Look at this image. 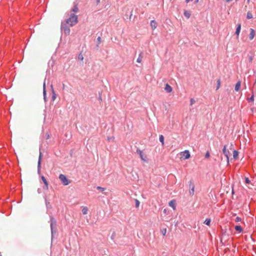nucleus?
I'll list each match as a JSON object with an SVG mask.
<instances>
[{
	"instance_id": "nucleus-1",
	"label": "nucleus",
	"mask_w": 256,
	"mask_h": 256,
	"mask_svg": "<svg viewBox=\"0 0 256 256\" xmlns=\"http://www.w3.org/2000/svg\"><path fill=\"white\" fill-rule=\"evenodd\" d=\"M70 26L76 25L78 22V16L74 14H70V17L65 21Z\"/></svg>"
},
{
	"instance_id": "nucleus-2",
	"label": "nucleus",
	"mask_w": 256,
	"mask_h": 256,
	"mask_svg": "<svg viewBox=\"0 0 256 256\" xmlns=\"http://www.w3.org/2000/svg\"><path fill=\"white\" fill-rule=\"evenodd\" d=\"M50 226L52 240L54 234H56V221L52 216H50Z\"/></svg>"
},
{
	"instance_id": "nucleus-3",
	"label": "nucleus",
	"mask_w": 256,
	"mask_h": 256,
	"mask_svg": "<svg viewBox=\"0 0 256 256\" xmlns=\"http://www.w3.org/2000/svg\"><path fill=\"white\" fill-rule=\"evenodd\" d=\"M70 26L66 22H62L60 29L65 34L68 35L70 34Z\"/></svg>"
},
{
	"instance_id": "nucleus-4",
	"label": "nucleus",
	"mask_w": 256,
	"mask_h": 256,
	"mask_svg": "<svg viewBox=\"0 0 256 256\" xmlns=\"http://www.w3.org/2000/svg\"><path fill=\"white\" fill-rule=\"evenodd\" d=\"M59 179L64 186H67L70 183V181L68 180L66 176L63 174H60L59 175Z\"/></svg>"
},
{
	"instance_id": "nucleus-5",
	"label": "nucleus",
	"mask_w": 256,
	"mask_h": 256,
	"mask_svg": "<svg viewBox=\"0 0 256 256\" xmlns=\"http://www.w3.org/2000/svg\"><path fill=\"white\" fill-rule=\"evenodd\" d=\"M180 156L182 158H183L184 160L188 159L190 156V153L188 150H185L184 151L181 152Z\"/></svg>"
},
{
	"instance_id": "nucleus-6",
	"label": "nucleus",
	"mask_w": 256,
	"mask_h": 256,
	"mask_svg": "<svg viewBox=\"0 0 256 256\" xmlns=\"http://www.w3.org/2000/svg\"><path fill=\"white\" fill-rule=\"evenodd\" d=\"M222 152H223V154H224V155L225 156L226 158L228 163V162H229L228 156L230 154V152L228 150H226V146L225 145L224 146V148L222 149Z\"/></svg>"
},
{
	"instance_id": "nucleus-7",
	"label": "nucleus",
	"mask_w": 256,
	"mask_h": 256,
	"mask_svg": "<svg viewBox=\"0 0 256 256\" xmlns=\"http://www.w3.org/2000/svg\"><path fill=\"white\" fill-rule=\"evenodd\" d=\"M136 152L139 154L142 160L146 162V156L143 154V152L140 149H137Z\"/></svg>"
},
{
	"instance_id": "nucleus-8",
	"label": "nucleus",
	"mask_w": 256,
	"mask_h": 256,
	"mask_svg": "<svg viewBox=\"0 0 256 256\" xmlns=\"http://www.w3.org/2000/svg\"><path fill=\"white\" fill-rule=\"evenodd\" d=\"M42 158V152H40L39 158H38V174L40 173Z\"/></svg>"
},
{
	"instance_id": "nucleus-9",
	"label": "nucleus",
	"mask_w": 256,
	"mask_h": 256,
	"mask_svg": "<svg viewBox=\"0 0 256 256\" xmlns=\"http://www.w3.org/2000/svg\"><path fill=\"white\" fill-rule=\"evenodd\" d=\"M43 95H44V99L46 102V80H44L43 84Z\"/></svg>"
},
{
	"instance_id": "nucleus-10",
	"label": "nucleus",
	"mask_w": 256,
	"mask_h": 256,
	"mask_svg": "<svg viewBox=\"0 0 256 256\" xmlns=\"http://www.w3.org/2000/svg\"><path fill=\"white\" fill-rule=\"evenodd\" d=\"M250 34L249 35V38L250 40H252L255 36V31L253 28L250 29Z\"/></svg>"
},
{
	"instance_id": "nucleus-11",
	"label": "nucleus",
	"mask_w": 256,
	"mask_h": 256,
	"mask_svg": "<svg viewBox=\"0 0 256 256\" xmlns=\"http://www.w3.org/2000/svg\"><path fill=\"white\" fill-rule=\"evenodd\" d=\"M164 90L167 92H170L172 91V88L170 85H169L168 84H166Z\"/></svg>"
},
{
	"instance_id": "nucleus-12",
	"label": "nucleus",
	"mask_w": 256,
	"mask_h": 256,
	"mask_svg": "<svg viewBox=\"0 0 256 256\" xmlns=\"http://www.w3.org/2000/svg\"><path fill=\"white\" fill-rule=\"evenodd\" d=\"M150 26L152 30H154L157 26V22L154 20H151Z\"/></svg>"
},
{
	"instance_id": "nucleus-13",
	"label": "nucleus",
	"mask_w": 256,
	"mask_h": 256,
	"mask_svg": "<svg viewBox=\"0 0 256 256\" xmlns=\"http://www.w3.org/2000/svg\"><path fill=\"white\" fill-rule=\"evenodd\" d=\"M169 206L172 208L173 210H175L176 207V201L174 200H172L170 201L169 202Z\"/></svg>"
},
{
	"instance_id": "nucleus-14",
	"label": "nucleus",
	"mask_w": 256,
	"mask_h": 256,
	"mask_svg": "<svg viewBox=\"0 0 256 256\" xmlns=\"http://www.w3.org/2000/svg\"><path fill=\"white\" fill-rule=\"evenodd\" d=\"M240 29H241V24H238L237 25V27H236V34H237L238 36L240 34Z\"/></svg>"
},
{
	"instance_id": "nucleus-15",
	"label": "nucleus",
	"mask_w": 256,
	"mask_h": 256,
	"mask_svg": "<svg viewBox=\"0 0 256 256\" xmlns=\"http://www.w3.org/2000/svg\"><path fill=\"white\" fill-rule=\"evenodd\" d=\"M240 84H241L240 82L238 81L235 86L234 90L238 92L240 90Z\"/></svg>"
},
{
	"instance_id": "nucleus-16",
	"label": "nucleus",
	"mask_w": 256,
	"mask_h": 256,
	"mask_svg": "<svg viewBox=\"0 0 256 256\" xmlns=\"http://www.w3.org/2000/svg\"><path fill=\"white\" fill-rule=\"evenodd\" d=\"M235 230L239 232H241L242 231V228L240 226H235Z\"/></svg>"
},
{
	"instance_id": "nucleus-17",
	"label": "nucleus",
	"mask_w": 256,
	"mask_h": 256,
	"mask_svg": "<svg viewBox=\"0 0 256 256\" xmlns=\"http://www.w3.org/2000/svg\"><path fill=\"white\" fill-rule=\"evenodd\" d=\"M78 8L76 4L74 5L73 8L72 9V11L74 12H78Z\"/></svg>"
},
{
	"instance_id": "nucleus-18",
	"label": "nucleus",
	"mask_w": 256,
	"mask_h": 256,
	"mask_svg": "<svg viewBox=\"0 0 256 256\" xmlns=\"http://www.w3.org/2000/svg\"><path fill=\"white\" fill-rule=\"evenodd\" d=\"M45 198V202H46V208H51V206L50 204V202H48V200H47L46 198Z\"/></svg>"
},
{
	"instance_id": "nucleus-19",
	"label": "nucleus",
	"mask_w": 256,
	"mask_h": 256,
	"mask_svg": "<svg viewBox=\"0 0 256 256\" xmlns=\"http://www.w3.org/2000/svg\"><path fill=\"white\" fill-rule=\"evenodd\" d=\"M82 211L83 214H88V209L86 206H84Z\"/></svg>"
},
{
	"instance_id": "nucleus-20",
	"label": "nucleus",
	"mask_w": 256,
	"mask_h": 256,
	"mask_svg": "<svg viewBox=\"0 0 256 256\" xmlns=\"http://www.w3.org/2000/svg\"><path fill=\"white\" fill-rule=\"evenodd\" d=\"M189 187H190V189H191V188H195L194 184V183L192 182V180H190V182H189Z\"/></svg>"
},
{
	"instance_id": "nucleus-21",
	"label": "nucleus",
	"mask_w": 256,
	"mask_h": 256,
	"mask_svg": "<svg viewBox=\"0 0 256 256\" xmlns=\"http://www.w3.org/2000/svg\"><path fill=\"white\" fill-rule=\"evenodd\" d=\"M51 88H52V100H54L56 98V94L54 91V90L52 88V85H51Z\"/></svg>"
},
{
	"instance_id": "nucleus-22",
	"label": "nucleus",
	"mask_w": 256,
	"mask_h": 256,
	"mask_svg": "<svg viewBox=\"0 0 256 256\" xmlns=\"http://www.w3.org/2000/svg\"><path fill=\"white\" fill-rule=\"evenodd\" d=\"M252 17H253V16H252V12H248L247 14H246V18L248 19H251L252 18Z\"/></svg>"
},
{
	"instance_id": "nucleus-23",
	"label": "nucleus",
	"mask_w": 256,
	"mask_h": 256,
	"mask_svg": "<svg viewBox=\"0 0 256 256\" xmlns=\"http://www.w3.org/2000/svg\"><path fill=\"white\" fill-rule=\"evenodd\" d=\"M210 222H211V220L210 218H206L204 222V224H206V225L207 226H210Z\"/></svg>"
},
{
	"instance_id": "nucleus-24",
	"label": "nucleus",
	"mask_w": 256,
	"mask_h": 256,
	"mask_svg": "<svg viewBox=\"0 0 256 256\" xmlns=\"http://www.w3.org/2000/svg\"><path fill=\"white\" fill-rule=\"evenodd\" d=\"M160 141L162 142V144H164V137L162 135L160 136Z\"/></svg>"
},
{
	"instance_id": "nucleus-25",
	"label": "nucleus",
	"mask_w": 256,
	"mask_h": 256,
	"mask_svg": "<svg viewBox=\"0 0 256 256\" xmlns=\"http://www.w3.org/2000/svg\"><path fill=\"white\" fill-rule=\"evenodd\" d=\"M238 156V151H236V150H234V152H233V157H234V158H236Z\"/></svg>"
},
{
	"instance_id": "nucleus-26",
	"label": "nucleus",
	"mask_w": 256,
	"mask_h": 256,
	"mask_svg": "<svg viewBox=\"0 0 256 256\" xmlns=\"http://www.w3.org/2000/svg\"><path fill=\"white\" fill-rule=\"evenodd\" d=\"M220 79H218L217 80V86H216V90L220 88Z\"/></svg>"
},
{
	"instance_id": "nucleus-27",
	"label": "nucleus",
	"mask_w": 256,
	"mask_h": 256,
	"mask_svg": "<svg viewBox=\"0 0 256 256\" xmlns=\"http://www.w3.org/2000/svg\"><path fill=\"white\" fill-rule=\"evenodd\" d=\"M44 189H46V190H48V182L46 181H45L44 182Z\"/></svg>"
},
{
	"instance_id": "nucleus-28",
	"label": "nucleus",
	"mask_w": 256,
	"mask_h": 256,
	"mask_svg": "<svg viewBox=\"0 0 256 256\" xmlns=\"http://www.w3.org/2000/svg\"><path fill=\"white\" fill-rule=\"evenodd\" d=\"M189 193L190 196H193L194 193V188L190 189Z\"/></svg>"
},
{
	"instance_id": "nucleus-29",
	"label": "nucleus",
	"mask_w": 256,
	"mask_h": 256,
	"mask_svg": "<svg viewBox=\"0 0 256 256\" xmlns=\"http://www.w3.org/2000/svg\"><path fill=\"white\" fill-rule=\"evenodd\" d=\"M190 14L189 12H187V11H186L184 12V16L186 17L187 18H189L190 16Z\"/></svg>"
},
{
	"instance_id": "nucleus-30",
	"label": "nucleus",
	"mask_w": 256,
	"mask_h": 256,
	"mask_svg": "<svg viewBox=\"0 0 256 256\" xmlns=\"http://www.w3.org/2000/svg\"><path fill=\"white\" fill-rule=\"evenodd\" d=\"M142 52H141L140 54H139V56L138 58H137L136 60V62L138 63H140L141 62H142V58H140L141 56V55L142 54Z\"/></svg>"
},
{
	"instance_id": "nucleus-31",
	"label": "nucleus",
	"mask_w": 256,
	"mask_h": 256,
	"mask_svg": "<svg viewBox=\"0 0 256 256\" xmlns=\"http://www.w3.org/2000/svg\"><path fill=\"white\" fill-rule=\"evenodd\" d=\"M96 189L98 190H100L101 192H103V191H104L105 190V188H102V187L100 186H98L96 187Z\"/></svg>"
},
{
	"instance_id": "nucleus-32",
	"label": "nucleus",
	"mask_w": 256,
	"mask_h": 256,
	"mask_svg": "<svg viewBox=\"0 0 256 256\" xmlns=\"http://www.w3.org/2000/svg\"><path fill=\"white\" fill-rule=\"evenodd\" d=\"M97 42L98 44L96 45L97 47H98V44L101 42V38L100 36H98L97 38Z\"/></svg>"
},
{
	"instance_id": "nucleus-33",
	"label": "nucleus",
	"mask_w": 256,
	"mask_h": 256,
	"mask_svg": "<svg viewBox=\"0 0 256 256\" xmlns=\"http://www.w3.org/2000/svg\"><path fill=\"white\" fill-rule=\"evenodd\" d=\"M135 202H136V207L138 208L140 206V202L137 199L135 200Z\"/></svg>"
},
{
	"instance_id": "nucleus-34",
	"label": "nucleus",
	"mask_w": 256,
	"mask_h": 256,
	"mask_svg": "<svg viewBox=\"0 0 256 256\" xmlns=\"http://www.w3.org/2000/svg\"><path fill=\"white\" fill-rule=\"evenodd\" d=\"M196 102V100L194 98H191L190 100V104L192 106L194 102Z\"/></svg>"
},
{
	"instance_id": "nucleus-35",
	"label": "nucleus",
	"mask_w": 256,
	"mask_h": 256,
	"mask_svg": "<svg viewBox=\"0 0 256 256\" xmlns=\"http://www.w3.org/2000/svg\"><path fill=\"white\" fill-rule=\"evenodd\" d=\"M166 232V228H163L162 230V233L163 236H165Z\"/></svg>"
},
{
	"instance_id": "nucleus-36",
	"label": "nucleus",
	"mask_w": 256,
	"mask_h": 256,
	"mask_svg": "<svg viewBox=\"0 0 256 256\" xmlns=\"http://www.w3.org/2000/svg\"><path fill=\"white\" fill-rule=\"evenodd\" d=\"M241 221V218L240 217L237 216L235 219L236 222H239Z\"/></svg>"
},
{
	"instance_id": "nucleus-37",
	"label": "nucleus",
	"mask_w": 256,
	"mask_h": 256,
	"mask_svg": "<svg viewBox=\"0 0 256 256\" xmlns=\"http://www.w3.org/2000/svg\"><path fill=\"white\" fill-rule=\"evenodd\" d=\"M245 182H246V184H250V180L248 179V178H245Z\"/></svg>"
},
{
	"instance_id": "nucleus-38",
	"label": "nucleus",
	"mask_w": 256,
	"mask_h": 256,
	"mask_svg": "<svg viewBox=\"0 0 256 256\" xmlns=\"http://www.w3.org/2000/svg\"><path fill=\"white\" fill-rule=\"evenodd\" d=\"M78 58L79 60H83V59H84V57H83V56H82V54H80L78 55Z\"/></svg>"
},
{
	"instance_id": "nucleus-39",
	"label": "nucleus",
	"mask_w": 256,
	"mask_h": 256,
	"mask_svg": "<svg viewBox=\"0 0 256 256\" xmlns=\"http://www.w3.org/2000/svg\"><path fill=\"white\" fill-rule=\"evenodd\" d=\"M254 96L252 95L250 98H249V101H254Z\"/></svg>"
},
{
	"instance_id": "nucleus-40",
	"label": "nucleus",
	"mask_w": 256,
	"mask_h": 256,
	"mask_svg": "<svg viewBox=\"0 0 256 256\" xmlns=\"http://www.w3.org/2000/svg\"><path fill=\"white\" fill-rule=\"evenodd\" d=\"M210 155L209 152H207L205 155L206 158H208L210 157Z\"/></svg>"
},
{
	"instance_id": "nucleus-41",
	"label": "nucleus",
	"mask_w": 256,
	"mask_h": 256,
	"mask_svg": "<svg viewBox=\"0 0 256 256\" xmlns=\"http://www.w3.org/2000/svg\"><path fill=\"white\" fill-rule=\"evenodd\" d=\"M41 178H42V182H44L45 181H46V178H45V177L44 176H41Z\"/></svg>"
},
{
	"instance_id": "nucleus-42",
	"label": "nucleus",
	"mask_w": 256,
	"mask_h": 256,
	"mask_svg": "<svg viewBox=\"0 0 256 256\" xmlns=\"http://www.w3.org/2000/svg\"><path fill=\"white\" fill-rule=\"evenodd\" d=\"M248 59H249V62H251L252 60V56H249Z\"/></svg>"
},
{
	"instance_id": "nucleus-43",
	"label": "nucleus",
	"mask_w": 256,
	"mask_h": 256,
	"mask_svg": "<svg viewBox=\"0 0 256 256\" xmlns=\"http://www.w3.org/2000/svg\"><path fill=\"white\" fill-rule=\"evenodd\" d=\"M99 100L100 101H102V96L100 94H99Z\"/></svg>"
},
{
	"instance_id": "nucleus-44",
	"label": "nucleus",
	"mask_w": 256,
	"mask_h": 256,
	"mask_svg": "<svg viewBox=\"0 0 256 256\" xmlns=\"http://www.w3.org/2000/svg\"><path fill=\"white\" fill-rule=\"evenodd\" d=\"M114 236V233H113L112 234L111 236V238L113 239Z\"/></svg>"
},
{
	"instance_id": "nucleus-45",
	"label": "nucleus",
	"mask_w": 256,
	"mask_h": 256,
	"mask_svg": "<svg viewBox=\"0 0 256 256\" xmlns=\"http://www.w3.org/2000/svg\"><path fill=\"white\" fill-rule=\"evenodd\" d=\"M192 0H185L186 2V3H188V2H189L190 1H192Z\"/></svg>"
},
{
	"instance_id": "nucleus-46",
	"label": "nucleus",
	"mask_w": 256,
	"mask_h": 256,
	"mask_svg": "<svg viewBox=\"0 0 256 256\" xmlns=\"http://www.w3.org/2000/svg\"><path fill=\"white\" fill-rule=\"evenodd\" d=\"M97 4H98L100 2V0H96Z\"/></svg>"
},
{
	"instance_id": "nucleus-47",
	"label": "nucleus",
	"mask_w": 256,
	"mask_h": 256,
	"mask_svg": "<svg viewBox=\"0 0 256 256\" xmlns=\"http://www.w3.org/2000/svg\"><path fill=\"white\" fill-rule=\"evenodd\" d=\"M198 2V0H196L195 1V3H197Z\"/></svg>"
},
{
	"instance_id": "nucleus-48",
	"label": "nucleus",
	"mask_w": 256,
	"mask_h": 256,
	"mask_svg": "<svg viewBox=\"0 0 256 256\" xmlns=\"http://www.w3.org/2000/svg\"><path fill=\"white\" fill-rule=\"evenodd\" d=\"M132 16V14H130V19L131 18V16Z\"/></svg>"
},
{
	"instance_id": "nucleus-49",
	"label": "nucleus",
	"mask_w": 256,
	"mask_h": 256,
	"mask_svg": "<svg viewBox=\"0 0 256 256\" xmlns=\"http://www.w3.org/2000/svg\"><path fill=\"white\" fill-rule=\"evenodd\" d=\"M49 138V135H48L47 136V138Z\"/></svg>"
},
{
	"instance_id": "nucleus-50",
	"label": "nucleus",
	"mask_w": 256,
	"mask_h": 256,
	"mask_svg": "<svg viewBox=\"0 0 256 256\" xmlns=\"http://www.w3.org/2000/svg\"><path fill=\"white\" fill-rule=\"evenodd\" d=\"M164 212H166V210L164 209Z\"/></svg>"
},
{
	"instance_id": "nucleus-51",
	"label": "nucleus",
	"mask_w": 256,
	"mask_h": 256,
	"mask_svg": "<svg viewBox=\"0 0 256 256\" xmlns=\"http://www.w3.org/2000/svg\"><path fill=\"white\" fill-rule=\"evenodd\" d=\"M0 256H2L1 254H0Z\"/></svg>"
},
{
	"instance_id": "nucleus-52",
	"label": "nucleus",
	"mask_w": 256,
	"mask_h": 256,
	"mask_svg": "<svg viewBox=\"0 0 256 256\" xmlns=\"http://www.w3.org/2000/svg\"><path fill=\"white\" fill-rule=\"evenodd\" d=\"M248 1H249L250 0H248Z\"/></svg>"
}]
</instances>
